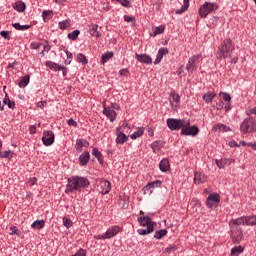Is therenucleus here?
<instances>
[{"mask_svg":"<svg viewBox=\"0 0 256 256\" xmlns=\"http://www.w3.org/2000/svg\"><path fill=\"white\" fill-rule=\"evenodd\" d=\"M89 180L85 177L72 176L68 178V183L66 186L65 193H73V191H81L88 187Z\"/></svg>","mask_w":256,"mask_h":256,"instance_id":"f257e3e1","label":"nucleus"},{"mask_svg":"<svg viewBox=\"0 0 256 256\" xmlns=\"http://www.w3.org/2000/svg\"><path fill=\"white\" fill-rule=\"evenodd\" d=\"M233 49H235L233 41H231V39L224 40L218 47L216 58L219 59V61H221V59H227V57L233 53Z\"/></svg>","mask_w":256,"mask_h":256,"instance_id":"f03ea898","label":"nucleus"},{"mask_svg":"<svg viewBox=\"0 0 256 256\" xmlns=\"http://www.w3.org/2000/svg\"><path fill=\"white\" fill-rule=\"evenodd\" d=\"M240 132L243 135H247V133H255L256 132V120L253 117H249L243 120L240 125Z\"/></svg>","mask_w":256,"mask_h":256,"instance_id":"7ed1b4c3","label":"nucleus"},{"mask_svg":"<svg viewBox=\"0 0 256 256\" xmlns=\"http://www.w3.org/2000/svg\"><path fill=\"white\" fill-rule=\"evenodd\" d=\"M216 9H218L217 4L205 2L202 6H200L198 13L202 19H205L207 15L213 13V11H215Z\"/></svg>","mask_w":256,"mask_h":256,"instance_id":"20e7f679","label":"nucleus"},{"mask_svg":"<svg viewBox=\"0 0 256 256\" xmlns=\"http://www.w3.org/2000/svg\"><path fill=\"white\" fill-rule=\"evenodd\" d=\"M181 135L196 137V135H199V128L191 126V122L185 120V126H182Z\"/></svg>","mask_w":256,"mask_h":256,"instance_id":"39448f33","label":"nucleus"},{"mask_svg":"<svg viewBox=\"0 0 256 256\" xmlns=\"http://www.w3.org/2000/svg\"><path fill=\"white\" fill-rule=\"evenodd\" d=\"M127 131H129V124H127V122H124L122 124V126L117 128L116 143L123 145V143H125V141H127V135H125V133H127Z\"/></svg>","mask_w":256,"mask_h":256,"instance_id":"423d86ee","label":"nucleus"},{"mask_svg":"<svg viewBox=\"0 0 256 256\" xmlns=\"http://www.w3.org/2000/svg\"><path fill=\"white\" fill-rule=\"evenodd\" d=\"M201 59V54L193 55L189 58L188 63L186 65V70L188 71V73H193L194 71H197V67L199 63H201Z\"/></svg>","mask_w":256,"mask_h":256,"instance_id":"0eeeda50","label":"nucleus"},{"mask_svg":"<svg viewBox=\"0 0 256 256\" xmlns=\"http://www.w3.org/2000/svg\"><path fill=\"white\" fill-rule=\"evenodd\" d=\"M167 125L171 131H179V129L182 130L186 124L185 120L183 119L168 118Z\"/></svg>","mask_w":256,"mask_h":256,"instance_id":"6e6552de","label":"nucleus"},{"mask_svg":"<svg viewBox=\"0 0 256 256\" xmlns=\"http://www.w3.org/2000/svg\"><path fill=\"white\" fill-rule=\"evenodd\" d=\"M219 203H221V196H219L218 193H212L206 199V206L208 209H216Z\"/></svg>","mask_w":256,"mask_h":256,"instance_id":"1a4fd4ad","label":"nucleus"},{"mask_svg":"<svg viewBox=\"0 0 256 256\" xmlns=\"http://www.w3.org/2000/svg\"><path fill=\"white\" fill-rule=\"evenodd\" d=\"M169 101L173 111H177L181 105V96H179V94H177L175 91H172L170 93Z\"/></svg>","mask_w":256,"mask_h":256,"instance_id":"9d476101","label":"nucleus"},{"mask_svg":"<svg viewBox=\"0 0 256 256\" xmlns=\"http://www.w3.org/2000/svg\"><path fill=\"white\" fill-rule=\"evenodd\" d=\"M121 231H123V228L115 225V226L109 227L107 231L104 233V235L106 236V239H113V237H116V235H119Z\"/></svg>","mask_w":256,"mask_h":256,"instance_id":"9b49d317","label":"nucleus"},{"mask_svg":"<svg viewBox=\"0 0 256 256\" xmlns=\"http://www.w3.org/2000/svg\"><path fill=\"white\" fill-rule=\"evenodd\" d=\"M231 229V237L234 241V243H239L243 237V232L241 231V228L239 226H232Z\"/></svg>","mask_w":256,"mask_h":256,"instance_id":"f8f14e48","label":"nucleus"},{"mask_svg":"<svg viewBox=\"0 0 256 256\" xmlns=\"http://www.w3.org/2000/svg\"><path fill=\"white\" fill-rule=\"evenodd\" d=\"M42 141L46 147L53 145V143H55V134L53 133V131L44 132Z\"/></svg>","mask_w":256,"mask_h":256,"instance_id":"ddd939ff","label":"nucleus"},{"mask_svg":"<svg viewBox=\"0 0 256 256\" xmlns=\"http://www.w3.org/2000/svg\"><path fill=\"white\" fill-rule=\"evenodd\" d=\"M46 67H49V69H51V71H62L64 77H65V75H67V68H65L64 66H61L55 62L47 61Z\"/></svg>","mask_w":256,"mask_h":256,"instance_id":"4468645a","label":"nucleus"},{"mask_svg":"<svg viewBox=\"0 0 256 256\" xmlns=\"http://www.w3.org/2000/svg\"><path fill=\"white\" fill-rule=\"evenodd\" d=\"M215 163L218 169H225V167H229L231 163H235V159H232V158H222L220 160L216 159Z\"/></svg>","mask_w":256,"mask_h":256,"instance_id":"2eb2a0df","label":"nucleus"},{"mask_svg":"<svg viewBox=\"0 0 256 256\" xmlns=\"http://www.w3.org/2000/svg\"><path fill=\"white\" fill-rule=\"evenodd\" d=\"M99 186H100V193H102V195H107L110 193L111 182H109L108 180L101 179Z\"/></svg>","mask_w":256,"mask_h":256,"instance_id":"dca6fc26","label":"nucleus"},{"mask_svg":"<svg viewBox=\"0 0 256 256\" xmlns=\"http://www.w3.org/2000/svg\"><path fill=\"white\" fill-rule=\"evenodd\" d=\"M103 107H104V110H103L104 115L109 119L111 123H113V121L117 119V112H115V110L109 107H105V104H103Z\"/></svg>","mask_w":256,"mask_h":256,"instance_id":"f3484780","label":"nucleus"},{"mask_svg":"<svg viewBox=\"0 0 256 256\" xmlns=\"http://www.w3.org/2000/svg\"><path fill=\"white\" fill-rule=\"evenodd\" d=\"M138 223L142 226V227H155L156 223L151 221V218L149 216H141L138 218Z\"/></svg>","mask_w":256,"mask_h":256,"instance_id":"a211bd4d","label":"nucleus"},{"mask_svg":"<svg viewBox=\"0 0 256 256\" xmlns=\"http://www.w3.org/2000/svg\"><path fill=\"white\" fill-rule=\"evenodd\" d=\"M89 147V142L85 139H78L76 140L75 149L77 153H81L83 151V148L87 149Z\"/></svg>","mask_w":256,"mask_h":256,"instance_id":"6ab92c4d","label":"nucleus"},{"mask_svg":"<svg viewBox=\"0 0 256 256\" xmlns=\"http://www.w3.org/2000/svg\"><path fill=\"white\" fill-rule=\"evenodd\" d=\"M207 181V175L201 172L194 173V183L195 185H201V183H205Z\"/></svg>","mask_w":256,"mask_h":256,"instance_id":"aec40b11","label":"nucleus"},{"mask_svg":"<svg viewBox=\"0 0 256 256\" xmlns=\"http://www.w3.org/2000/svg\"><path fill=\"white\" fill-rule=\"evenodd\" d=\"M135 57L137 61H139V63H146L147 65H151V63H153V60H151V58L147 54L136 53Z\"/></svg>","mask_w":256,"mask_h":256,"instance_id":"412c9836","label":"nucleus"},{"mask_svg":"<svg viewBox=\"0 0 256 256\" xmlns=\"http://www.w3.org/2000/svg\"><path fill=\"white\" fill-rule=\"evenodd\" d=\"M168 53H169V49H167V48H160L158 50V54H157V57H156V59L154 61V64L155 65H159V63H161V59H163V56L167 55Z\"/></svg>","mask_w":256,"mask_h":256,"instance_id":"4be33fe9","label":"nucleus"},{"mask_svg":"<svg viewBox=\"0 0 256 256\" xmlns=\"http://www.w3.org/2000/svg\"><path fill=\"white\" fill-rule=\"evenodd\" d=\"M159 169L160 171H162V173H167V171L171 169V166L169 164V159L167 158L162 159L159 164Z\"/></svg>","mask_w":256,"mask_h":256,"instance_id":"5701e85b","label":"nucleus"},{"mask_svg":"<svg viewBox=\"0 0 256 256\" xmlns=\"http://www.w3.org/2000/svg\"><path fill=\"white\" fill-rule=\"evenodd\" d=\"M230 227H239V225H246V218L245 216L233 219L229 222Z\"/></svg>","mask_w":256,"mask_h":256,"instance_id":"b1692460","label":"nucleus"},{"mask_svg":"<svg viewBox=\"0 0 256 256\" xmlns=\"http://www.w3.org/2000/svg\"><path fill=\"white\" fill-rule=\"evenodd\" d=\"M97 29H99V25L97 24H93L89 26V33L91 37H101V33H99Z\"/></svg>","mask_w":256,"mask_h":256,"instance_id":"393cba45","label":"nucleus"},{"mask_svg":"<svg viewBox=\"0 0 256 256\" xmlns=\"http://www.w3.org/2000/svg\"><path fill=\"white\" fill-rule=\"evenodd\" d=\"M25 4L23 1L19 0V1H16L14 4H13V9H15V11H18V13H23V11H25Z\"/></svg>","mask_w":256,"mask_h":256,"instance_id":"a878e982","label":"nucleus"},{"mask_svg":"<svg viewBox=\"0 0 256 256\" xmlns=\"http://www.w3.org/2000/svg\"><path fill=\"white\" fill-rule=\"evenodd\" d=\"M151 149L153 153H159L163 149V142L155 141L151 144Z\"/></svg>","mask_w":256,"mask_h":256,"instance_id":"bb28decb","label":"nucleus"},{"mask_svg":"<svg viewBox=\"0 0 256 256\" xmlns=\"http://www.w3.org/2000/svg\"><path fill=\"white\" fill-rule=\"evenodd\" d=\"M119 205L122 209H127L129 207V196H120Z\"/></svg>","mask_w":256,"mask_h":256,"instance_id":"cd10ccee","label":"nucleus"},{"mask_svg":"<svg viewBox=\"0 0 256 256\" xmlns=\"http://www.w3.org/2000/svg\"><path fill=\"white\" fill-rule=\"evenodd\" d=\"M143 133H145V128L140 127L137 129L136 132H134L133 134H131L130 138L131 139H139V137H143Z\"/></svg>","mask_w":256,"mask_h":256,"instance_id":"c85d7f7f","label":"nucleus"},{"mask_svg":"<svg viewBox=\"0 0 256 256\" xmlns=\"http://www.w3.org/2000/svg\"><path fill=\"white\" fill-rule=\"evenodd\" d=\"M32 229H43L45 227V220H36L31 225Z\"/></svg>","mask_w":256,"mask_h":256,"instance_id":"c756f323","label":"nucleus"},{"mask_svg":"<svg viewBox=\"0 0 256 256\" xmlns=\"http://www.w3.org/2000/svg\"><path fill=\"white\" fill-rule=\"evenodd\" d=\"M89 157V152H84L82 155H80L79 161L81 165H87V163H89Z\"/></svg>","mask_w":256,"mask_h":256,"instance_id":"7c9ffc66","label":"nucleus"},{"mask_svg":"<svg viewBox=\"0 0 256 256\" xmlns=\"http://www.w3.org/2000/svg\"><path fill=\"white\" fill-rule=\"evenodd\" d=\"M245 249L242 246H236L231 249V256H239Z\"/></svg>","mask_w":256,"mask_h":256,"instance_id":"2f4dec72","label":"nucleus"},{"mask_svg":"<svg viewBox=\"0 0 256 256\" xmlns=\"http://www.w3.org/2000/svg\"><path fill=\"white\" fill-rule=\"evenodd\" d=\"M215 97H216L215 93L208 92L203 95V100L205 101V103H211V101H213V99H215Z\"/></svg>","mask_w":256,"mask_h":256,"instance_id":"473e14b6","label":"nucleus"},{"mask_svg":"<svg viewBox=\"0 0 256 256\" xmlns=\"http://www.w3.org/2000/svg\"><path fill=\"white\" fill-rule=\"evenodd\" d=\"M13 155H15V153H13V151L7 150V151H3L0 153V158L1 159H13Z\"/></svg>","mask_w":256,"mask_h":256,"instance_id":"72a5a7b5","label":"nucleus"},{"mask_svg":"<svg viewBox=\"0 0 256 256\" xmlns=\"http://www.w3.org/2000/svg\"><path fill=\"white\" fill-rule=\"evenodd\" d=\"M112 57H113V52H106L102 54V57H101L102 65H105V63H107L109 59H112Z\"/></svg>","mask_w":256,"mask_h":256,"instance_id":"f704fd0d","label":"nucleus"},{"mask_svg":"<svg viewBox=\"0 0 256 256\" xmlns=\"http://www.w3.org/2000/svg\"><path fill=\"white\" fill-rule=\"evenodd\" d=\"M189 9V0H184V4L181 7V9L176 10V15H181L182 13H185Z\"/></svg>","mask_w":256,"mask_h":256,"instance_id":"c9c22d12","label":"nucleus"},{"mask_svg":"<svg viewBox=\"0 0 256 256\" xmlns=\"http://www.w3.org/2000/svg\"><path fill=\"white\" fill-rule=\"evenodd\" d=\"M154 37H157V35H162V33H165V25H160L158 27H155L153 29Z\"/></svg>","mask_w":256,"mask_h":256,"instance_id":"e433bc0d","label":"nucleus"},{"mask_svg":"<svg viewBox=\"0 0 256 256\" xmlns=\"http://www.w3.org/2000/svg\"><path fill=\"white\" fill-rule=\"evenodd\" d=\"M42 17L44 21H49V19H53V10L43 11Z\"/></svg>","mask_w":256,"mask_h":256,"instance_id":"4c0bfd02","label":"nucleus"},{"mask_svg":"<svg viewBox=\"0 0 256 256\" xmlns=\"http://www.w3.org/2000/svg\"><path fill=\"white\" fill-rule=\"evenodd\" d=\"M154 228L153 226H149L146 229H138V234L139 235H149L150 233H153Z\"/></svg>","mask_w":256,"mask_h":256,"instance_id":"58836bf2","label":"nucleus"},{"mask_svg":"<svg viewBox=\"0 0 256 256\" xmlns=\"http://www.w3.org/2000/svg\"><path fill=\"white\" fill-rule=\"evenodd\" d=\"M92 155L98 159L99 163L103 164V154L97 148L93 149Z\"/></svg>","mask_w":256,"mask_h":256,"instance_id":"ea45409f","label":"nucleus"},{"mask_svg":"<svg viewBox=\"0 0 256 256\" xmlns=\"http://www.w3.org/2000/svg\"><path fill=\"white\" fill-rule=\"evenodd\" d=\"M167 235V229L158 230L154 234L155 239H163Z\"/></svg>","mask_w":256,"mask_h":256,"instance_id":"a19ab883","label":"nucleus"},{"mask_svg":"<svg viewBox=\"0 0 256 256\" xmlns=\"http://www.w3.org/2000/svg\"><path fill=\"white\" fill-rule=\"evenodd\" d=\"M161 185H163L161 180H156L154 182L148 183V185H146V189H155V187H161Z\"/></svg>","mask_w":256,"mask_h":256,"instance_id":"79ce46f5","label":"nucleus"},{"mask_svg":"<svg viewBox=\"0 0 256 256\" xmlns=\"http://www.w3.org/2000/svg\"><path fill=\"white\" fill-rule=\"evenodd\" d=\"M29 80H30L29 75L24 76V77L20 80V82H19V87H21V88L27 87V85H29Z\"/></svg>","mask_w":256,"mask_h":256,"instance_id":"37998d69","label":"nucleus"},{"mask_svg":"<svg viewBox=\"0 0 256 256\" xmlns=\"http://www.w3.org/2000/svg\"><path fill=\"white\" fill-rule=\"evenodd\" d=\"M245 218L247 226L256 225V216H245Z\"/></svg>","mask_w":256,"mask_h":256,"instance_id":"c03bdc74","label":"nucleus"},{"mask_svg":"<svg viewBox=\"0 0 256 256\" xmlns=\"http://www.w3.org/2000/svg\"><path fill=\"white\" fill-rule=\"evenodd\" d=\"M80 31L79 30H74L73 32L68 34V39H71L72 41H77V38L80 35Z\"/></svg>","mask_w":256,"mask_h":256,"instance_id":"a18cd8bd","label":"nucleus"},{"mask_svg":"<svg viewBox=\"0 0 256 256\" xmlns=\"http://www.w3.org/2000/svg\"><path fill=\"white\" fill-rule=\"evenodd\" d=\"M14 29H17V31H27L31 26L29 25H21L19 23L13 24Z\"/></svg>","mask_w":256,"mask_h":256,"instance_id":"49530a36","label":"nucleus"},{"mask_svg":"<svg viewBox=\"0 0 256 256\" xmlns=\"http://www.w3.org/2000/svg\"><path fill=\"white\" fill-rule=\"evenodd\" d=\"M59 28L62 29V30H65V29H69V27H71V22H69V20H64L62 22H59Z\"/></svg>","mask_w":256,"mask_h":256,"instance_id":"de8ad7c7","label":"nucleus"},{"mask_svg":"<svg viewBox=\"0 0 256 256\" xmlns=\"http://www.w3.org/2000/svg\"><path fill=\"white\" fill-rule=\"evenodd\" d=\"M77 61H78V63H82V65H87V63H88L87 57H85V56L83 55V53H79V54L77 55Z\"/></svg>","mask_w":256,"mask_h":256,"instance_id":"09e8293b","label":"nucleus"},{"mask_svg":"<svg viewBox=\"0 0 256 256\" xmlns=\"http://www.w3.org/2000/svg\"><path fill=\"white\" fill-rule=\"evenodd\" d=\"M63 225H64V227H66V229H71V227H73V221H71V219H69L67 217H64Z\"/></svg>","mask_w":256,"mask_h":256,"instance_id":"8fccbe9b","label":"nucleus"},{"mask_svg":"<svg viewBox=\"0 0 256 256\" xmlns=\"http://www.w3.org/2000/svg\"><path fill=\"white\" fill-rule=\"evenodd\" d=\"M218 129L219 131H223V133H227L229 131H231V127L225 125V124H218Z\"/></svg>","mask_w":256,"mask_h":256,"instance_id":"3c124183","label":"nucleus"},{"mask_svg":"<svg viewBox=\"0 0 256 256\" xmlns=\"http://www.w3.org/2000/svg\"><path fill=\"white\" fill-rule=\"evenodd\" d=\"M42 52H41V56L45 57V53H47L48 51H51V47L48 46V44L42 43L41 46Z\"/></svg>","mask_w":256,"mask_h":256,"instance_id":"603ef678","label":"nucleus"},{"mask_svg":"<svg viewBox=\"0 0 256 256\" xmlns=\"http://www.w3.org/2000/svg\"><path fill=\"white\" fill-rule=\"evenodd\" d=\"M43 47V43H37V42H32L30 44V49H41Z\"/></svg>","mask_w":256,"mask_h":256,"instance_id":"864d4df0","label":"nucleus"},{"mask_svg":"<svg viewBox=\"0 0 256 256\" xmlns=\"http://www.w3.org/2000/svg\"><path fill=\"white\" fill-rule=\"evenodd\" d=\"M74 256H87V250L80 248Z\"/></svg>","mask_w":256,"mask_h":256,"instance_id":"5fc2aeb1","label":"nucleus"},{"mask_svg":"<svg viewBox=\"0 0 256 256\" xmlns=\"http://www.w3.org/2000/svg\"><path fill=\"white\" fill-rule=\"evenodd\" d=\"M246 115H248L250 117V115H256V107L254 108H248L246 110Z\"/></svg>","mask_w":256,"mask_h":256,"instance_id":"6e6d98bb","label":"nucleus"},{"mask_svg":"<svg viewBox=\"0 0 256 256\" xmlns=\"http://www.w3.org/2000/svg\"><path fill=\"white\" fill-rule=\"evenodd\" d=\"M119 75H121L122 77H127L129 75V69L127 68L121 69L119 71Z\"/></svg>","mask_w":256,"mask_h":256,"instance_id":"4d7b16f0","label":"nucleus"},{"mask_svg":"<svg viewBox=\"0 0 256 256\" xmlns=\"http://www.w3.org/2000/svg\"><path fill=\"white\" fill-rule=\"evenodd\" d=\"M220 95L222 96V99H224V101H227L228 103L229 101H231V95L227 93H220Z\"/></svg>","mask_w":256,"mask_h":256,"instance_id":"13d9d810","label":"nucleus"},{"mask_svg":"<svg viewBox=\"0 0 256 256\" xmlns=\"http://www.w3.org/2000/svg\"><path fill=\"white\" fill-rule=\"evenodd\" d=\"M166 253H172L173 251H177V246H169L165 249Z\"/></svg>","mask_w":256,"mask_h":256,"instance_id":"bf43d9fd","label":"nucleus"},{"mask_svg":"<svg viewBox=\"0 0 256 256\" xmlns=\"http://www.w3.org/2000/svg\"><path fill=\"white\" fill-rule=\"evenodd\" d=\"M69 127H77V122L74 121L73 118H70L68 121H67Z\"/></svg>","mask_w":256,"mask_h":256,"instance_id":"052dcab7","label":"nucleus"},{"mask_svg":"<svg viewBox=\"0 0 256 256\" xmlns=\"http://www.w3.org/2000/svg\"><path fill=\"white\" fill-rule=\"evenodd\" d=\"M225 103H223V100H220L217 104H216V109L218 111H221V109H223Z\"/></svg>","mask_w":256,"mask_h":256,"instance_id":"680f3d73","label":"nucleus"},{"mask_svg":"<svg viewBox=\"0 0 256 256\" xmlns=\"http://www.w3.org/2000/svg\"><path fill=\"white\" fill-rule=\"evenodd\" d=\"M1 37H3L4 39H10L9 37V31H1L0 32Z\"/></svg>","mask_w":256,"mask_h":256,"instance_id":"e2e57ef3","label":"nucleus"},{"mask_svg":"<svg viewBox=\"0 0 256 256\" xmlns=\"http://www.w3.org/2000/svg\"><path fill=\"white\" fill-rule=\"evenodd\" d=\"M94 238L97 239V240L107 239V237L105 236V233L104 234H99V235H94Z\"/></svg>","mask_w":256,"mask_h":256,"instance_id":"0e129e2a","label":"nucleus"},{"mask_svg":"<svg viewBox=\"0 0 256 256\" xmlns=\"http://www.w3.org/2000/svg\"><path fill=\"white\" fill-rule=\"evenodd\" d=\"M29 131L31 135H35L37 133V127L35 125L30 126Z\"/></svg>","mask_w":256,"mask_h":256,"instance_id":"69168bd1","label":"nucleus"},{"mask_svg":"<svg viewBox=\"0 0 256 256\" xmlns=\"http://www.w3.org/2000/svg\"><path fill=\"white\" fill-rule=\"evenodd\" d=\"M228 145L229 147H240V145L235 140L230 141Z\"/></svg>","mask_w":256,"mask_h":256,"instance_id":"338daca9","label":"nucleus"},{"mask_svg":"<svg viewBox=\"0 0 256 256\" xmlns=\"http://www.w3.org/2000/svg\"><path fill=\"white\" fill-rule=\"evenodd\" d=\"M28 183L31 186L35 185V183H37V178H35V177L30 178Z\"/></svg>","mask_w":256,"mask_h":256,"instance_id":"774afa93","label":"nucleus"}]
</instances>
